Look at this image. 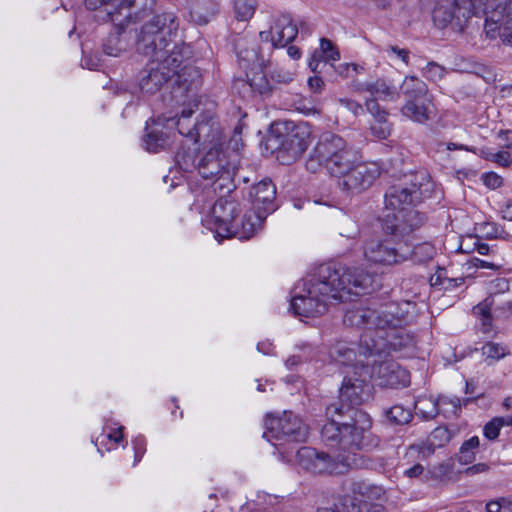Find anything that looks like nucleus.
Masks as SVG:
<instances>
[{
    "label": "nucleus",
    "instance_id": "nucleus-7",
    "mask_svg": "<svg viewBox=\"0 0 512 512\" xmlns=\"http://www.w3.org/2000/svg\"><path fill=\"white\" fill-rule=\"evenodd\" d=\"M419 198L416 184H396L385 194V230L394 236L408 235L423 223V217L411 205Z\"/></svg>",
    "mask_w": 512,
    "mask_h": 512
},
{
    "label": "nucleus",
    "instance_id": "nucleus-63",
    "mask_svg": "<svg viewBox=\"0 0 512 512\" xmlns=\"http://www.w3.org/2000/svg\"><path fill=\"white\" fill-rule=\"evenodd\" d=\"M271 349L272 344L269 342H263L257 345V350L263 354H269L271 352Z\"/></svg>",
    "mask_w": 512,
    "mask_h": 512
},
{
    "label": "nucleus",
    "instance_id": "nucleus-40",
    "mask_svg": "<svg viewBox=\"0 0 512 512\" xmlns=\"http://www.w3.org/2000/svg\"><path fill=\"white\" fill-rule=\"evenodd\" d=\"M352 501L356 512H385L384 503L371 502L368 500Z\"/></svg>",
    "mask_w": 512,
    "mask_h": 512
},
{
    "label": "nucleus",
    "instance_id": "nucleus-36",
    "mask_svg": "<svg viewBox=\"0 0 512 512\" xmlns=\"http://www.w3.org/2000/svg\"><path fill=\"white\" fill-rule=\"evenodd\" d=\"M386 416L390 422L397 425L407 424L412 419V413L410 409H406L401 405H395L391 407L386 412Z\"/></svg>",
    "mask_w": 512,
    "mask_h": 512
},
{
    "label": "nucleus",
    "instance_id": "nucleus-25",
    "mask_svg": "<svg viewBox=\"0 0 512 512\" xmlns=\"http://www.w3.org/2000/svg\"><path fill=\"white\" fill-rule=\"evenodd\" d=\"M218 12V4L214 0H198L190 8L191 20L198 24H207Z\"/></svg>",
    "mask_w": 512,
    "mask_h": 512
},
{
    "label": "nucleus",
    "instance_id": "nucleus-50",
    "mask_svg": "<svg viewBox=\"0 0 512 512\" xmlns=\"http://www.w3.org/2000/svg\"><path fill=\"white\" fill-rule=\"evenodd\" d=\"M493 162L502 167H509L512 162L510 152H508L507 150L496 152Z\"/></svg>",
    "mask_w": 512,
    "mask_h": 512
},
{
    "label": "nucleus",
    "instance_id": "nucleus-23",
    "mask_svg": "<svg viewBox=\"0 0 512 512\" xmlns=\"http://www.w3.org/2000/svg\"><path fill=\"white\" fill-rule=\"evenodd\" d=\"M400 96L403 95L406 100H421L429 96L426 83L416 76H406L398 87Z\"/></svg>",
    "mask_w": 512,
    "mask_h": 512
},
{
    "label": "nucleus",
    "instance_id": "nucleus-35",
    "mask_svg": "<svg viewBox=\"0 0 512 512\" xmlns=\"http://www.w3.org/2000/svg\"><path fill=\"white\" fill-rule=\"evenodd\" d=\"M481 351L482 355L486 357V359H491L493 361L503 359L507 354H509L507 346L495 342L485 343L482 346Z\"/></svg>",
    "mask_w": 512,
    "mask_h": 512
},
{
    "label": "nucleus",
    "instance_id": "nucleus-27",
    "mask_svg": "<svg viewBox=\"0 0 512 512\" xmlns=\"http://www.w3.org/2000/svg\"><path fill=\"white\" fill-rule=\"evenodd\" d=\"M494 300L492 297L485 298L482 302L473 307L472 313L473 315L480 320L481 330L484 333H488L492 328V314L491 308L493 306Z\"/></svg>",
    "mask_w": 512,
    "mask_h": 512
},
{
    "label": "nucleus",
    "instance_id": "nucleus-62",
    "mask_svg": "<svg viewBox=\"0 0 512 512\" xmlns=\"http://www.w3.org/2000/svg\"><path fill=\"white\" fill-rule=\"evenodd\" d=\"M287 54L292 58V59H299L301 57V51L299 50V48H297L296 46H289L288 49H287Z\"/></svg>",
    "mask_w": 512,
    "mask_h": 512
},
{
    "label": "nucleus",
    "instance_id": "nucleus-49",
    "mask_svg": "<svg viewBox=\"0 0 512 512\" xmlns=\"http://www.w3.org/2000/svg\"><path fill=\"white\" fill-rule=\"evenodd\" d=\"M238 57L240 63L246 68L249 66L250 63H254L257 60V54L253 49L250 51H239Z\"/></svg>",
    "mask_w": 512,
    "mask_h": 512
},
{
    "label": "nucleus",
    "instance_id": "nucleus-11",
    "mask_svg": "<svg viewBox=\"0 0 512 512\" xmlns=\"http://www.w3.org/2000/svg\"><path fill=\"white\" fill-rule=\"evenodd\" d=\"M474 14L486 15L485 30L489 37L496 34L504 43L512 44V0H470Z\"/></svg>",
    "mask_w": 512,
    "mask_h": 512
},
{
    "label": "nucleus",
    "instance_id": "nucleus-58",
    "mask_svg": "<svg viewBox=\"0 0 512 512\" xmlns=\"http://www.w3.org/2000/svg\"><path fill=\"white\" fill-rule=\"evenodd\" d=\"M301 358L298 355H292L290 356L286 362L285 365L289 370H293L295 367H297L301 363Z\"/></svg>",
    "mask_w": 512,
    "mask_h": 512
},
{
    "label": "nucleus",
    "instance_id": "nucleus-21",
    "mask_svg": "<svg viewBox=\"0 0 512 512\" xmlns=\"http://www.w3.org/2000/svg\"><path fill=\"white\" fill-rule=\"evenodd\" d=\"M192 114L193 110L183 109L181 116L176 122L178 132L182 136L190 138L194 142H198L201 138L208 136L209 132H213V135H215L216 130H219L217 127L213 128V124H209L208 122L190 124L189 119Z\"/></svg>",
    "mask_w": 512,
    "mask_h": 512
},
{
    "label": "nucleus",
    "instance_id": "nucleus-51",
    "mask_svg": "<svg viewBox=\"0 0 512 512\" xmlns=\"http://www.w3.org/2000/svg\"><path fill=\"white\" fill-rule=\"evenodd\" d=\"M475 459L474 450H459L457 460L461 464H469Z\"/></svg>",
    "mask_w": 512,
    "mask_h": 512
},
{
    "label": "nucleus",
    "instance_id": "nucleus-22",
    "mask_svg": "<svg viewBox=\"0 0 512 512\" xmlns=\"http://www.w3.org/2000/svg\"><path fill=\"white\" fill-rule=\"evenodd\" d=\"M432 99L431 96H426L421 100H406L401 108L402 114L408 119L425 123L430 119Z\"/></svg>",
    "mask_w": 512,
    "mask_h": 512
},
{
    "label": "nucleus",
    "instance_id": "nucleus-33",
    "mask_svg": "<svg viewBox=\"0 0 512 512\" xmlns=\"http://www.w3.org/2000/svg\"><path fill=\"white\" fill-rule=\"evenodd\" d=\"M144 144L146 150L157 152L160 148L168 146L169 141L162 131L152 129L146 134Z\"/></svg>",
    "mask_w": 512,
    "mask_h": 512
},
{
    "label": "nucleus",
    "instance_id": "nucleus-24",
    "mask_svg": "<svg viewBox=\"0 0 512 512\" xmlns=\"http://www.w3.org/2000/svg\"><path fill=\"white\" fill-rule=\"evenodd\" d=\"M330 421L326 423L321 430L322 440L328 446H335L337 444L348 445L350 442L348 433L343 430L341 422L335 420V416H327Z\"/></svg>",
    "mask_w": 512,
    "mask_h": 512
},
{
    "label": "nucleus",
    "instance_id": "nucleus-54",
    "mask_svg": "<svg viewBox=\"0 0 512 512\" xmlns=\"http://www.w3.org/2000/svg\"><path fill=\"white\" fill-rule=\"evenodd\" d=\"M323 61L322 57L319 55L318 51H314L312 54L311 60L309 61V68L313 72H320L319 66L321 62Z\"/></svg>",
    "mask_w": 512,
    "mask_h": 512
},
{
    "label": "nucleus",
    "instance_id": "nucleus-4",
    "mask_svg": "<svg viewBox=\"0 0 512 512\" xmlns=\"http://www.w3.org/2000/svg\"><path fill=\"white\" fill-rule=\"evenodd\" d=\"M284 463L313 474H343L352 468H372L373 461L356 450H277Z\"/></svg>",
    "mask_w": 512,
    "mask_h": 512
},
{
    "label": "nucleus",
    "instance_id": "nucleus-41",
    "mask_svg": "<svg viewBox=\"0 0 512 512\" xmlns=\"http://www.w3.org/2000/svg\"><path fill=\"white\" fill-rule=\"evenodd\" d=\"M444 74V68L435 62H429L426 65V67L422 70V75L431 81H437L442 79Z\"/></svg>",
    "mask_w": 512,
    "mask_h": 512
},
{
    "label": "nucleus",
    "instance_id": "nucleus-19",
    "mask_svg": "<svg viewBox=\"0 0 512 512\" xmlns=\"http://www.w3.org/2000/svg\"><path fill=\"white\" fill-rule=\"evenodd\" d=\"M252 199L251 213H262L264 219L266 215L274 210V200L276 197V187L271 180H262L254 185L250 191Z\"/></svg>",
    "mask_w": 512,
    "mask_h": 512
},
{
    "label": "nucleus",
    "instance_id": "nucleus-61",
    "mask_svg": "<svg viewBox=\"0 0 512 512\" xmlns=\"http://www.w3.org/2000/svg\"><path fill=\"white\" fill-rule=\"evenodd\" d=\"M495 153L496 152L492 151L491 149L483 148V149L480 150L479 155L482 158H484L485 160L493 162L494 161V157H495Z\"/></svg>",
    "mask_w": 512,
    "mask_h": 512
},
{
    "label": "nucleus",
    "instance_id": "nucleus-28",
    "mask_svg": "<svg viewBox=\"0 0 512 512\" xmlns=\"http://www.w3.org/2000/svg\"><path fill=\"white\" fill-rule=\"evenodd\" d=\"M357 493L361 495V500L380 503H385L387 501L386 491L381 486L364 483L359 484Z\"/></svg>",
    "mask_w": 512,
    "mask_h": 512
},
{
    "label": "nucleus",
    "instance_id": "nucleus-64",
    "mask_svg": "<svg viewBox=\"0 0 512 512\" xmlns=\"http://www.w3.org/2000/svg\"><path fill=\"white\" fill-rule=\"evenodd\" d=\"M474 266L487 269H493L495 267L494 264L478 258L474 259Z\"/></svg>",
    "mask_w": 512,
    "mask_h": 512
},
{
    "label": "nucleus",
    "instance_id": "nucleus-20",
    "mask_svg": "<svg viewBox=\"0 0 512 512\" xmlns=\"http://www.w3.org/2000/svg\"><path fill=\"white\" fill-rule=\"evenodd\" d=\"M353 89L358 93L368 92L382 101H397L400 98L398 86L388 78H379L372 82H354Z\"/></svg>",
    "mask_w": 512,
    "mask_h": 512
},
{
    "label": "nucleus",
    "instance_id": "nucleus-42",
    "mask_svg": "<svg viewBox=\"0 0 512 512\" xmlns=\"http://www.w3.org/2000/svg\"><path fill=\"white\" fill-rule=\"evenodd\" d=\"M377 98L373 97L365 101L366 110L379 122L383 121L387 117V113L383 110Z\"/></svg>",
    "mask_w": 512,
    "mask_h": 512
},
{
    "label": "nucleus",
    "instance_id": "nucleus-12",
    "mask_svg": "<svg viewBox=\"0 0 512 512\" xmlns=\"http://www.w3.org/2000/svg\"><path fill=\"white\" fill-rule=\"evenodd\" d=\"M264 427L263 437L274 446L286 442H305L308 438V427L299 416L290 411L267 414Z\"/></svg>",
    "mask_w": 512,
    "mask_h": 512
},
{
    "label": "nucleus",
    "instance_id": "nucleus-15",
    "mask_svg": "<svg viewBox=\"0 0 512 512\" xmlns=\"http://www.w3.org/2000/svg\"><path fill=\"white\" fill-rule=\"evenodd\" d=\"M379 176L380 168L376 163L360 161L338 178V186L348 195H355L368 189Z\"/></svg>",
    "mask_w": 512,
    "mask_h": 512
},
{
    "label": "nucleus",
    "instance_id": "nucleus-13",
    "mask_svg": "<svg viewBox=\"0 0 512 512\" xmlns=\"http://www.w3.org/2000/svg\"><path fill=\"white\" fill-rule=\"evenodd\" d=\"M409 235L394 236L401 238L399 241L392 240H370L364 247V256L367 261L374 264L390 266L401 264L409 259L412 243Z\"/></svg>",
    "mask_w": 512,
    "mask_h": 512
},
{
    "label": "nucleus",
    "instance_id": "nucleus-34",
    "mask_svg": "<svg viewBox=\"0 0 512 512\" xmlns=\"http://www.w3.org/2000/svg\"><path fill=\"white\" fill-rule=\"evenodd\" d=\"M256 10L255 0H235L234 12L238 21H248Z\"/></svg>",
    "mask_w": 512,
    "mask_h": 512
},
{
    "label": "nucleus",
    "instance_id": "nucleus-60",
    "mask_svg": "<svg viewBox=\"0 0 512 512\" xmlns=\"http://www.w3.org/2000/svg\"><path fill=\"white\" fill-rule=\"evenodd\" d=\"M501 213L504 219L512 221V202H507L501 210Z\"/></svg>",
    "mask_w": 512,
    "mask_h": 512
},
{
    "label": "nucleus",
    "instance_id": "nucleus-26",
    "mask_svg": "<svg viewBox=\"0 0 512 512\" xmlns=\"http://www.w3.org/2000/svg\"><path fill=\"white\" fill-rule=\"evenodd\" d=\"M114 24L117 26V31L107 37L103 44V51L108 56L118 57L127 50L129 43L122 29L124 23L122 25Z\"/></svg>",
    "mask_w": 512,
    "mask_h": 512
},
{
    "label": "nucleus",
    "instance_id": "nucleus-8",
    "mask_svg": "<svg viewBox=\"0 0 512 512\" xmlns=\"http://www.w3.org/2000/svg\"><path fill=\"white\" fill-rule=\"evenodd\" d=\"M359 162L358 151L346 140L331 132H325L319 137L306 162V168L316 172L324 166L332 176L339 178Z\"/></svg>",
    "mask_w": 512,
    "mask_h": 512
},
{
    "label": "nucleus",
    "instance_id": "nucleus-53",
    "mask_svg": "<svg viewBox=\"0 0 512 512\" xmlns=\"http://www.w3.org/2000/svg\"><path fill=\"white\" fill-rule=\"evenodd\" d=\"M308 86L313 92L318 93L322 90L324 81L319 76H313L308 79Z\"/></svg>",
    "mask_w": 512,
    "mask_h": 512
},
{
    "label": "nucleus",
    "instance_id": "nucleus-47",
    "mask_svg": "<svg viewBox=\"0 0 512 512\" xmlns=\"http://www.w3.org/2000/svg\"><path fill=\"white\" fill-rule=\"evenodd\" d=\"M338 102L341 106L351 111L355 116H359L364 113L363 106L355 100L349 98H340Z\"/></svg>",
    "mask_w": 512,
    "mask_h": 512
},
{
    "label": "nucleus",
    "instance_id": "nucleus-14",
    "mask_svg": "<svg viewBox=\"0 0 512 512\" xmlns=\"http://www.w3.org/2000/svg\"><path fill=\"white\" fill-rule=\"evenodd\" d=\"M345 408V405H329L326 408V416H338L339 418H349V421H342L343 430L348 433L350 446L361 448L366 444L363 440L366 438L365 432L371 427V418L368 413L358 409V407Z\"/></svg>",
    "mask_w": 512,
    "mask_h": 512
},
{
    "label": "nucleus",
    "instance_id": "nucleus-31",
    "mask_svg": "<svg viewBox=\"0 0 512 512\" xmlns=\"http://www.w3.org/2000/svg\"><path fill=\"white\" fill-rule=\"evenodd\" d=\"M410 253L409 259L416 263H426L434 257L436 249L431 243L423 242L410 248Z\"/></svg>",
    "mask_w": 512,
    "mask_h": 512
},
{
    "label": "nucleus",
    "instance_id": "nucleus-39",
    "mask_svg": "<svg viewBox=\"0 0 512 512\" xmlns=\"http://www.w3.org/2000/svg\"><path fill=\"white\" fill-rule=\"evenodd\" d=\"M486 512H512V499L509 497H500L490 500L485 506Z\"/></svg>",
    "mask_w": 512,
    "mask_h": 512
},
{
    "label": "nucleus",
    "instance_id": "nucleus-43",
    "mask_svg": "<svg viewBox=\"0 0 512 512\" xmlns=\"http://www.w3.org/2000/svg\"><path fill=\"white\" fill-rule=\"evenodd\" d=\"M364 68L354 63H342L336 68L337 73L345 78H353L362 73Z\"/></svg>",
    "mask_w": 512,
    "mask_h": 512
},
{
    "label": "nucleus",
    "instance_id": "nucleus-16",
    "mask_svg": "<svg viewBox=\"0 0 512 512\" xmlns=\"http://www.w3.org/2000/svg\"><path fill=\"white\" fill-rule=\"evenodd\" d=\"M116 0H85L86 7L90 10H100L105 12L111 22L122 25L126 21H130L137 12L133 9L141 10L146 7L147 0H121L119 5L114 6Z\"/></svg>",
    "mask_w": 512,
    "mask_h": 512
},
{
    "label": "nucleus",
    "instance_id": "nucleus-45",
    "mask_svg": "<svg viewBox=\"0 0 512 512\" xmlns=\"http://www.w3.org/2000/svg\"><path fill=\"white\" fill-rule=\"evenodd\" d=\"M370 130L372 135L378 139H386L390 135V126L386 119L371 125Z\"/></svg>",
    "mask_w": 512,
    "mask_h": 512
},
{
    "label": "nucleus",
    "instance_id": "nucleus-29",
    "mask_svg": "<svg viewBox=\"0 0 512 512\" xmlns=\"http://www.w3.org/2000/svg\"><path fill=\"white\" fill-rule=\"evenodd\" d=\"M416 414L425 420L433 419L438 414L437 402L429 397H419L414 404Z\"/></svg>",
    "mask_w": 512,
    "mask_h": 512
},
{
    "label": "nucleus",
    "instance_id": "nucleus-17",
    "mask_svg": "<svg viewBox=\"0 0 512 512\" xmlns=\"http://www.w3.org/2000/svg\"><path fill=\"white\" fill-rule=\"evenodd\" d=\"M298 34V28L289 14L280 13L272 18L268 31H261L262 41L271 42L275 48L286 47L293 42Z\"/></svg>",
    "mask_w": 512,
    "mask_h": 512
},
{
    "label": "nucleus",
    "instance_id": "nucleus-59",
    "mask_svg": "<svg viewBox=\"0 0 512 512\" xmlns=\"http://www.w3.org/2000/svg\"><path fill=\"white\" fill-rule=\"evenodd\" d=\"M480 445V439L478 436H473L469 440L465 441L460 448H477Z\"/></svg>",
    "mask_w": 512,
    "mask_h": 512
},
{
    "label": "nucleus",
    "instance_id": "nucleus-3",
    "mask_svg": "<svg viewBox=\"0 0 512 512\" xmlns=\"http://www.w3.org/2000/svg\"><path fill=\"white\" fill-rule=\"evenodd\" d=\"M410 307L409 302H373L367 307L349 309L344 315V324L366 329L360 337V356L368 359L391 351L413 348V337L398 330L409 322Z\"/></svg>",
    "mask_w": 512,
    "mask_h": 512
},
{
    "label": "nucleus",
    "instance_id": "nucleus-52",
    "mask_svg": "<svg viewBox=\"0 0 512 512\" xmlns=\"http://www.w3.org/2000/svg\"><path fill=\"white\" fill-rule=\"evenodd\" d=\"M497 136L503 142L504 148L512 149V130H500Z\"/></svg>",
    "mask_w": 512,
    "mask_h": 512
},
{
    "label": "nucleus",
    "instance_id": "nucleus-2",
    "mask_svg": "<svg viewBox=\"0 0 512 512\" xmlns=\"http://www.w3.org/2000/svg\"><path fill=\"white\" fill-rule=\"evenodd\" d=\"M376 285V276L362 268L324 264L296 287L299 292L291 300V309L298 316H319L331 299L344 301L352 294L368 293Z\"/></svg>",
    "mask_w": 512,
    "mask_h": 512
},
{
    "label": "nucleus",
    "instance_id": "nucleus-38",
    "mask_svg": "<svg viewBox=\"0 0 512 512\" xmlns=\"http://www.w3.org/2000/svg\"><path fill=\"white\" fill-rule=\"evenodd\" d=\"M451 434L447 428L438 427L430 436V448H442L450 441Z\"/></svg>",
    "mask_w": 512,
    "mask_h": 512
},
{
    "label": "nucleus",
    "instance_id": "nucleus-55",
    "mask_svg": "<svg viewBox=\"0 0 512 512\" xmlns=\"http://www.w3.org/2000/svg\"><path fill=\"white\" fill-rule=\"evenodd\" d=\"M122 427L115 429L113 432L109 433L107 437L109 440H111L114 444L120 445L123 440V432Z\"/></svg>",
    "mask_w": 512,
    "mask_h": 512
},
{
    "label": "nucleus",
    "instance_id": "nucleus-57",
    "mask_svg": "<svg viewBox=\"0 0 512 512\" xmlns=\"http://www.w3.org/2000/svg\"><path fill=\"white\" fill-rule=\"evenodd\" d=\"M488 465L485 464V463H479V464H475L469 468H467L466 472L467 473H470V474H477V473H482V472H485L488 470Z\"/></svg>",
    "mask_w": 512,
    "mask_h": 512
},
{
    "label": "nucleus",
    "instance_id": "nucleus-46",
    "mask_svg": "<svg viewBox=\"0 0 512 512\" xmlns=\"http://www.w3.org/2000/svg\"><path fill=\"white\" fill-rule=\"evenodd\" d=\"M483 183L490 189H497L503 185V178L495 172H487L482 175Z\"/></svg>",
    "mask_w": 512,
    "mask_h": 512
},
{
    "label": "nucleus",
    "instance_id": "nucleus-32",
    "mask_svg": "<svg viewBox=\"0 0 512 512\" xmlns=\"http://www.w3.org/2000/svg\"><path fill=\"white\" fill-rule=\"evenodd\" d=\"M504 426H512V415L494 417L484 426V436L489 440H494Z\"/></svg>",
    "mask_w": 512,
    "mask_h": 512
},
{
    "label": "nucleus",
    "instance_id": "nucleus-37",
    "mask_svg": "<svg viewBox=\"0 0 512 512\" xmlns=\"http://www.w3.org/2000/svg\"><path fill=\"white\" fill-rule=\"evenodd\" d=\"M322 57L323 62H335L340 59V52L331 40L322 38L320 40V50H317Z\"/></svg>",
    "mask_w": 512,
    "mask_h": 512
},
{
    "label": "nucleus",
    "instance_id": "nucleus-48",
    "mask_svg": "<svg viewBox=\"0 0 512 512\" xmlns=\"http://www.w3.org/2000/svg\"><path fill=\"white\" fill-rule=\"evenodd\" d=\"M388 55H395L400 58L405 64L409 63V51L398 46H388L385 50Z\"/></svg>",
    "mask_w": 512,
    "mask_h": 512
},
{
    "label": "nucleus",
    "instance_id": "nucleus-18",
    "mask_svg": "<svg viewBox=\"0 0 512 512\" xmlns=\"http://www.w3.org/2000/svg\"><path fill=\"white\" fill-rule=\"evenodd\" d=\"M372 365L373 366L370 369V377H374L380 386L402 388L409 385V372L402 368L397 362L383 361L378 365H375V361H373Z\"/></svg>",
    "mask_w": 512,
    "mask_h": 512
},
{
    "label": "nucleus",
    "instance_id": "nucleus-9",
    "mask_svg": "<svg viewBox=\"0 0 512 512\" xmlns=\"http://www.w3.org/2000/svg\"><path fill=\"white\" fill-rule=\"evenodd\" d=\"M312 133L307 122H276L272 125L268 143L274 148L277 160L283 165H290L306 151L312 141Z\"/></svg>",
    "mask_w": 512,
    "mask_h": 512
},
{
    "label": "nucleus",
    "instance_id": "nucleus-1",
    "mask_svg": "<svg viewBox=\"0 0 512 512\" xmlns=\"http://www.w3.org/2000/svg\"><path fill=\"white\" fill-rule=\"evenodd\" d=\"M178 27L179 21L172 12L156 15L142 26L137 50L151 60L140 73L138 87L144 94H154L176 75L172 96L177 102L185 103L195 96L197 88L195 80L187 82L185 75L198 77V71L193 67H182L189 54L188 47L166 38L176 34Z\"/></svg>",
    "mask_w": 512,
    "mask_h": 512
},
{
    "label": "nucleus",
    "instance_id": "nucleus-56",
    "mask_svg": "<svg viewBox=\"0 0 512 512\" xmlns=\"http://www.w3.org/2000/svg\"><path fill=\"white\" fill-rule=\"evenodd\" d=\"M423 470L424 469H423L422 465L416 464L413 467L406 469L404 471V474H405V476H407L409 478H415V477H418L419 475H421Z\"/></svg>",
    "mask_w": 512,
    "mask_h": 512
},
{
    "label": "nucleus",
    "instance_id": "nucleus-30",
    "mask_svg": "<svg viewBox=\"0 0 512 512\" xmlns=\"http://www.w3.org/2000/svg\"><path fill=\"white\" fill-rule=\"evenodd\" d=\"M246 76L248 79V84L253 91L261 95L270 92V83L262 70H251L250 72H247Z\"/></svg>",
    "mask_w": 512,
    "mask_h": 512
},
{
    "label": "nucleus",
    "instance_id": "nucleus-10",
    "mask_svg": "<svg viewBox=\"0 0 512 512\" xmlns=\"http://www.w3.org/2000/svg\"><path fill=\"white\" fill-rule=\"evenodd\" d=\"M211 142V147L198 161L197 169L199 174L205 180H211L210 188L217 192H232L235 188L234 175L235 169L229 163L225 153L222 151L221 133L216 130Z\"/></svg>",
    "mask_w": 512,
    "mask_h": 512
},
{
    "label": "nucleus",
    "instance_id": "nucleus-44",
    "mask_svg": "<svg viewBox=\"0 0 512 512\" xmlns=\"http://www.w3.org/2000/svg\"><path fill=\"white\" fill-rule=\"evenodd\" d=\"M316 512H356V510L352 500H345L335 503L330 507L318 508Z\"/></svg>",
    "mask_w": 512,
    "mask_h": 512
},
{
    "label": "nucleus",
    "instance_id": "nucleus-5",
    "mask_svg": "<svg viewBox=\"0 0 512 512\" xmlns=\"http://www.w3.org/2000/svg\"><path fill=\"white\" fill-rule=\"evenodd\" d=\"M217 193L220 194V198L212 206L209 218L205 220L209 228L222 238H251L261 228L264 214L248 211L238 220L241 205L233 191Z\"/></svg>",
    "mask_w": 512,
    "mask_h": 512
},
{
    "label": "nucleus",
    "instance_id": "nucleus-6",
    "mask_svg": "<svg viewBox=\"0 0 512 512\" xmlns=\"http://www.w3.org/2000/svg\"><path fill=\"white\" fill-rule=\"evenodd\" d=\"M334 360L344 366L352 367L353 372H347L340 387L339 401L331 405H345V408L358 407L372 396V387L368 383L370 377V361L364 362L359 355L357 359L354 344L348 346L339 342L331 350Z\"/></svg>",
    "mask_w": 512,
    "mask_h": 512
}]
</instances>
